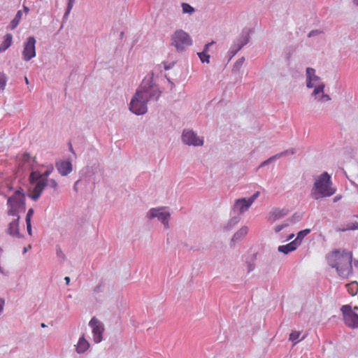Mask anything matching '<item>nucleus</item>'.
Segmentation results:
<instances>
[{
    "instance_id": "obj_36",
    "label": "nucleus",
    "mask_w": 358,
    "mask_h": 358,
    "mask_svg": "<svg viewBox=\"0 0 358 358\" xmlns=\"http://www.w3.org/2000/svg\"><path fill=\"white\" fill-rule=\"evenodd\" d=\"M277 159H278V157H277L276 155H275L269 157L268 159L262 162L261 164L259 165V168L264 167V166L271 164V162H273V161H275Z\"/></svg>"
},
{
    "instance_id": "obj_34",
    "label": "nucleus",
    "mask_w": 358,
    "mask_h": 358,
    "mask_svg": "<svg viewBox=\"0 0 358 358\" xmlns=\"http://www.w3.org/2000/svg\"><path fill=\"white\" fill-rule=\"evenodd\" d=\"M295 152H296V149L291 148V149H288L283 152L276 154V156H277L278 159H279V158L286 156V155H294V154H295Z\"/></svg>"
},
{
    "instance_id": "obj_30",
    "label": "nucleus",
    "mask_w": 358,
    "mask_h": 358,
    "mask_svg": "<svg viewBox=\"0 0 358 358\" xmlns=\"http://www.w3.org/2000/svg\"><path fill=\"white\" fill-rule=\"evenodd\" d=\"M99 169V165L94 164L92 166H87L85 169H83L82 171L85 173V174H87L89 176L93 175L95 173L96 170Z\"/></svg>"
},
{
    "instance_id": "obj_9",
    "label": "nucleus",
    "mask_w": 358,
    "mask_h": 358,
    "mask_svg": "<svg viewBox=\"0 0 358 358\" xmlns=\"http://www.w3.org/2000/svg\"><path fill=\"white\" fill-rule=\"evenodd\" d=\"M89 326L92 328L94 342L95 343H101L103 341L104 331L103 323L96 317H93L89 322Z\"/></svg>"
},
{
    "instance_id": "obj_33",
    "label": "nucleus",
    "mask_w": 358,
    "mask_h": 358,
    "mask_svg": "<svg viewBox=\"0 0 358 358\" xmlns=\"http://www.w3.org/2000/svg\"><path fill=\"white\" fill-rule=\"evenodd\" d=\"M7 77L3 72H0V90H3L6 85Z\"/></svg>"
},
{
    "instance_id": "obj_61",
    "label": "nucleus",
    "mask_w": 358,
    "mask_h": 358,
    "mask_svg": "<svg viewBox=\"0 0 358 358\" xmlns=\"http://www.w3.org/2000/svg\"><path fill=\"white\" fill-rule=\"evenodd\" d=\"M41 326V327H46V325L44 323H42Z\"/></svg>"
},
{
    "instance_id": "obj_31",
    "label": "nucleus",
    "mask_w": 358,
    "mask_h": 358,
    "mask_svg": "<svg viewBox=\"0 0 358 358\" xmlns=\"http://www.w3.org/2000/svg\"><path fill=\"white\" fill-rule=\"evenodd\" d=\"M197 55L202 63H204V62L209 63L210 62V55L208 54H207L206 52H205V51H202L201 52H198Z\"/></svg>"
},
{
    "instance_id": "obj_51",
    "label": "nucleus",
    "mask_w": 358,
    "mask_h": 358,
    "mask_svg": "<svg viewBox=\"0 0 358 358\" xmlns=\"http://www.w3.org/2000/svg\"><path fill=\"white\" fill-rule=\"evenodd\" d=\"M80 182V180H77V181L75 182L74 185H73V189H74L76 192H77V191H78L77 185H78V182Z\"/></svg>"
},
{
    "instance_id": "obj_4",
    "label": "nucleus",
    "mask_w": 358,
    "mask_h": 358,
    "mask_svg": "<svg viewBox=\"0 0 358 358\" xmlns=\"http://www.w3.org/2000/svg\"><path fill=\"white\" fill-rule=\"evenodd\" d=\"M336 192V189L332 187L331 176L327 172H323L315 179L310 196L315 200L321 198L331 196Z\"/></svg>"
},
{
    "instance_id": "obj_3",
    "label": "nucleus",
    "mask_w": 358,
    "mask_h": 358,
    "mask_svg": "<svg viewBox=\"0 0 358 358\" xmlns=\"http://www.w3.org/2000/svg\"><path fill=\"white\" fill-rule=\"evenodd\" d=\"M328 264L339 276L348 278L352 271V254L346 250H336L327 257Z\"/></svg>"
},
{
    "instance_id": "obj_10",
    "label": "nucleus",
    "mask_w": 358,
    "mask_h": 358,
    "mask_svg": "<svg viewBox=\"0 0 358 358\" xmlns=\"http://www.w3.org/2000/svg\"><path fill=\"white\" fill-rule=\"evenodd\" d=\"M36 41L34 36H29L24 43L22 51L23 59L29 61L36 57Z\"/></svg>"
},
{
    "instance_id": "obj_63",
    "label": "nucleus",
    "mask_w": 358,
    "mask_h": 358,
    "mask_svg": "<svg viewBox=\"0 0 358 358\" xmlns=\"http://www.w3.org/2000/svg\"><path fill=\"white\" fill-rule=\"evenodd\" d=\"M70 150L72 152L73 151V148L71 147V145L70 146Z\"/></svg>"
},
{
    "instance_id": "obj_22",
    "label": "nucleus",
    "mask_w": 358,
    "mask_h": 358,
    "mask_svg": "<svg viewBox=\"0 0 358 358\" xmlns=\"http://www.w3.org/2000/svg\"><path fill=\"white\" fill-rule=\"evenodd\" d=\"M241 220L240 215H235L233 216L228 222L226 224V225L224 226V231H230Z\"/></svg>"
},
{
    "instance_id": "obj_58",
    "label": "nucleus",
    "mask_w": 358,
    "mask_h": 358,
    "mask_svg": "<svg viewBox=\"0 0 358 358\" xmlns=\"http://www.w3.org/2000/svg\"><path fill=\"white\" fill-rule=\"evenodd\" d=\"M28 248H24L23 249V254H25L27 252Z\"/></svg>"
},
{
    "instance_id": "obj_53",
    "label": "nucleus",
    "mask_w": 358,
    "mask_h": 358,
    "mask_svg": "<svg viewBox=\"0 0 358 358\" xmlns=\"http://www.w3.org/2000/svg\"><path fill=\"white\" fill-rule=\"evenodd\" d=\"M3 251V249L0 247V254H2ZM0 273H4L3 270V268L1 266H0Z\"/></svg>"
},
{
    "instance_id": "obj_5",
    "label": "nucleus",
    "mask_w": 358,
    "mask_h": 358,
    "mask_svg": "<svg viewBox=\"0 0 358 358\" xmlns=\"http://www.w3.org/2000/svg\"><path fill=\"white\" fill-rule=\"evenodd\" d=\"M53 166H51L43 173L33 171L29 176V180L32 185H34L33 194L29 196L34 201H37L41 196L43 189L48 183V177L52 172Z\"/></svg>"
},
{
    "instance_id": "obj_59",
    "label": "nucleus",
    "mask_w": 358,
    "mask_h": 358,
    "mask_svg": "<svg viewBox=\"0 0 358 358\" xmlns=\"http://www.w3.org/2000/svg\"><path fill=\"white\" fill-rule=\"evenodd\" d=\"M24 80H25L26 84L28 85L29 83V80L27 77L24 78Z\"/></svg>"
},
{
    "instance_id": "obj_18",
    "label": "nucleus",
    "mask_w": 358,
    "mask_h": 358,
    "mask_svg": "<svg viewBox=\"0 0 358 358\" xmlns=\"http://www.w3.org/2000/svg\"><path fill=\"white\" fill-rule=\"evenodd\" d=\"M298 245L293 241L287 245H280L278 248V250L280 252L284 253L285 255L288 254L290 252L294 251L297 248Z\"/></svg>"
},
{
    "instance_id": "obj_41",
    "label": "nucleus",
    "mask_w": 358,
    "mask_h": 358,
    "mask_svg": "<svg viewBox=\"0 0 358 358\" xmlns=\"http://www.w3.org/2000/svg\"><path fill=\"white\" fill-rule=\"evenodd\" d=\"M56 253H57V256L59 258H61L62 259H64L65 258V255H64V254L63 253V252L62 251V250H61V248L59 247L57 248Z\"/></svg>"
},
{
    "instance_id": "obj_39",
    "label": "nucleus",
    "mask_w": 358,
    "mask_h": 358,
    "mask_svg": "<svg viewBox=\"0 0 358 358\" xmlns=\"http://www.w3.org/2000/svg\"><path fill=\"white\" fill-rule=\"evenodd\" d=\"M301 219V215L300 214H298V213H295L292 215V217L289 219V221L292 222V223H296L299 221H300Z\"/></svg>"
},
{
    "instance_id": "obj_11",
    "label": "nucleus",
    "mask_w": 358,
    "mask_h": 358,
    "mask_svg": "<svg viewBox=\"0 0 358 358\" xmlns=\"http://www.w3.org/2000/svg\"><path fill=\"white\" fill-rule=\"evenodd\" d=\"M181 138L182 141L185 145L201 146L203 144V141L200 139L197 134L190 129H184Z\"/></svg>"
},
{
    "instance_id": "obj_45",
    "label": "nucleus",
    "mask_w": 358,
    "mask_h": 358,
    "mask_svg": "<svg viewBox=\"0 0 358 358\" xmlns=\"http://www.w3.org/2000/svg\"><path fill=\"white\" fill-rule=\"evenodd\" d=\"M319 34H320V31L318 30H313V31L309 32L308 36V37H312V36H316V35H317Z\"/></svg>"
},
{
    "instance_id": "obj_52",
    "label": "nucleus",
    "mask_w": 358,
    "mask_h": 358,
    "mask_svg": "<svg viewBox=\"0 0 358 358\" xmlns=\"http://www.w3.org/2000/svg\"><path fill=\"white\" fill-rule=\"evenodd\" d=\"M23 10H24V11L26 13H29V8L27 6H24V5H23Z\"/></svg>"
},
{
    "instance_id": "obj_64",
    "label": "nucleus",
    "mask_w": 358,
    "mask_h": 358,
    "mask_svg": "<svg viewBox=\"0 0 358 358\" xmlns=\"http://www.w3.org/2000/svg\"><path fill=\"white\" fill-rule=\"evenodd\" d=\"M355 309L356 310H358V307H355Z\"/></svg>"
},
{
    "instance_id": "obj_13",
    "label": "nucleus",
    "mask_w": 358,
    "mask_h": 358,
    "mask_svg": "<svg viewBox=\"0 0 358 358\" xmlns=\"http://www.w3.org/2000/svg\"><path fill=\"white\" fill-rule=\"evenodd\" d=\"M56 167L62 176H67L72 171V164L69 161H60L57 162Z\"/></svg>"
},
{
    "instance_id": "obj_32",
    "label": "nucleus",
    "mask_w": 358,
    "mask_h": 358,
    "mask_svg": "<svg viewBox=\"0 0 358 358\" xmlns=\"http://www.w3.org/2000/svg\"><path fill=\"white\" fill-rule=\"evenodd\" d=\"M182 8L184 13L192 14L194 12V8L187 3H182Z\"/></svg>"
},
{
    "instance_id": "obj_40",
    "label": "nucleus",
    "mask_w": 358,
    "mask_h": 358,
    "mask_svg": "<svg viewBox=\"0 0 358 358\" xmlns=\"http://www.w3.org/2000/svg\"><path fill=\"white\" fill-rule=\"evenodd\" d=\"M34 209L33 208H29L28 210V212L27 213V215H26V222H31V217L33 216L34 215Z\"/></svg>"
},
{
    "instance_id": "obj_50",
    "label": "nucleus",
    "mask_w": 358,
    "mask_h": 358,
    "mask_svg": "<svg viewBox=\"0 0 358 358\" xmlns=\"http://www.w3.org/2000/svg\"><path fill=\"white\" fill-rule=\"evenodd\" d=\"M101 285H99L96 286L94 289V292H99L101 290Z\"/></svg>"
},
{
    "instance_id": "obj_35",
    "label": "nucleus",
    "mask_w": 358,
    "mask_h": 358,
    "mask_svg": "<svg viewBox=\"0 0 358 358\" xmlns=\"http://www.w3.org/2000/svg\"><path fill=\"white\" fill-rule=\"evenodd\" d=\"M76 0H68L67 8L64 15V18H67L71 9L73 8V4Z\"/></svg>"
},
{
    "instance_id": "obj_49",
    "label": "nucleus",
    "mask_w": 358,
    "mask_h": 358,
    "mask_svg": "<svg viewBox=\"0 0 358 358\" xmlns=\"http://www.w3.org/2000/svg\"><path fill=\"white\" fill-rule=\"evenodd\" d=\"M315 99L320 102H323V99H322V93L317 95V97H315Z\"/></svg>"
},
{
    "instance_id": "obj_1",
    "label": "nucleus",
    "mask_w": 358,
    "mask_h": 358,
    "mask_svg": "<svg viewBox=\"0 0 358 358\" xmlns=\"http://www.w3.org/2000/svg\"><path fill=\"white\" fill-rule=\"evenodd\" d=\"M160 96L161 91L151 79L143 80L130 101L129 109L137 115H143L148 111V103L157 101Z\"/></svg>"
},
{
    "instance_id": "obj_62",
    "label": "nucleus",
    "mask_w": 358,
    "mask_h": 358,
    "mask_svg": "<svg viewBox=\"0 0 358 358\" xmlns=\"http://www.w3.org/2000/svg\"><path fill=\"white\" fill-rule=\"evenodd\" d=\"M170 68H171V66H165V69H166V70L169 69Z\"/></svg>"
},
{
    "instance_id": "obj_57",
    "label": "nucleus",
    "mask_w": 358,
    "mask_h": 358,
    "mask_svg": "<svg viewBox=\"0 0 358 358\" xmlns=\"http://www.w3.org/2000/svg\"><path fill=\"white\" fill-rule=\"evenodd\" d=\"M294 236V234H290V235L289 236V237H288V240L292 239Z\"/></svg>"
},
{
    "instance_id": "obj_19",
    "label": "nucleus",
    "mask_w": 358,
    "mask_h": 358,
    "mask_svg": "<svg viewBox=\"0 0 358 358\" xmlns=\"http://www.w3.org/2000/svg\"><path fill=\"white\" fill-rule=\"evenodd\" d=\"M248 228L245 226L242 227L238 230L231 238V243H236L242 240V238L248 234Z\"/></svg>"
},
{
    "instance_id": "obj_43",
    "label": "nucleus",
    "mask_w": 358,
    "mask_h": 358,
    "mask_svg": "<svg viewBox=\"0 0 358 358\" xmlns=\"http://www.w3.org/2000/svg\"><path fill=\"white\" fill-rule=\"evenodd\" d=\"M322 99H323V102L331 100L329 95L324 94V92L322 94Z\"/></svg>"
},
{
    "instance_id": "obj_27",
    "label": "nucleus",
    "mask_w": 358,
    "mask_h": 358,
    "mask_svg": "<svg viewBox=\"0 0 358 358\" xmlns=\"http://www.w3.org/2000/svg\"><path fill=\"white\" fill-rule=\"evenodd\" d=\"M301 335V331H293L290 334H289V339L293 342H295V343H297L299 341H302L305 338V336H303L301 339H299V336Z\"/></svg>"
},
{
    "instance_id": "obj_2",
    "label": "nucleus",
    "mask_w": 358,
    "mask_h": 358,
    "mask_svg": "<svg viewBox=\"0 0 358 358\" xmlns=\"http://www.w3.org/2000/svg\"><path fill=\"white\" fill-rule=\"evenodd\" d=\"M8 215L16 217L8 224L7 234L13 238H20L21 235L19 231V213L24 212L26 209L25 195L23 189L20 188L16 190L14 194L8 198Z\"/></svg>"
},
{
    "instance_id": "obj_14",
    "label": "nucleus",
    "mask_w": 358,
    "mask_h": 358,
    "mask_svg": "<svg viewBox=\"0 0 358 358\" xmlns=\"http://www.w3.org/2000/svg\"><path fill=\"white\" fill-rule=\"evenodd\" d=\"M320 80V78L315 75V70L314 69L310 67L306 69V87L308 88H313L315 86L313 82Z\"/></svg>"
},
{
    "instance_id": "obj_56",
    "label": "nucleus",
    "mask_w": 358,
    "mask_h": 358,
    "mask_svg": "<svg viewBox=\"0 0 358 358\" xmlns=\"http://www.w3.org/2000/svg\"><path fill=\"white\" fill-rule=\"evenodd\" d=\"M354 264H355V266L357 267L358 268V261L355 260L354 262Z\"/></svg>"
},
{
    "instance_id": "obj_15",
    "label": "nucleus",
    "mask_w": 358,
    "mask_h": 358,
    "mask_svg": "<svg viewBox=\"0 0 358 358\" xmlns=\"http://www.w3.org/2000/svg\"><path fill=\"white\" fill-rule=\"evenodd\" d=\"M287 213L288 210L287 209L274 208L269 213L268 218V221L273 223L276 220L285 217Z\"/></svg>"
},
{
    "instance_id": "obj_44",
    "label": "nucleus",
    "mask_w": 358,
    "mask_h": 358,
    "mask_svg": "<svg viewBox=\"0 0 358 358\" xmlns=\"http://www.w3.org/2000/svg\"><path fill=\"white\" fill-rule=\"evenodd\" d=\"M26 224H27V232L31 236V232H32L31 223V222H26Z\"/></svg>"
},
{
    "instance_id": "obj_55",
    "label": "nucleus",
    "mask_w": 358,
    "mask_h": 358,
    "mask_svg": "<svg viewBox=\"0 0 358 358\" xmlns=\"http://www.w3.org/2000/svg\"><path fill=\"white\" fill-rule=\"evenodd\" d=\"M341 196H336L334 197V202H337L340 199H341Z\"/></svg>"
},
{
    "instance_id": "obj_42",
    "label": "nucleus",
    "mask_w": 358,
    "mask_h": 358,
    "mask_svg": "<svg viewBox=\"0 0 358 358\" xmlns=\"http://www.w3.org/2000/svg\"><path fill=\"white\" fill-rule=\"evenodd\" d=\"M259 192H255L252 196H250L248 200L250 201V202H251V203L252 204V203L255 201V199H257V198L259 196Z\"/></svg>"
},
{
    "instance_id": "obj_16",
    "label": "nucleus",
    "mask_w": 358,
    "mask_h": 358,
    "mask_svg": "<svg viewBox=\"0 0 358 358\" xmlns=\"http://www.w3.org/2000/svg\"><path fill=\"white\" fill-rule=\"evenodd\" d=\"M252 205L248 199L245 198L238 199L234 205V210H238L240 213L246 211Z\"/></svg>"
},
{
    "instance_id": "obj_17",
    "label": "nucleus",
    "mask_w": 358,
    "mask_h": 358,
    "mask_svg": "<svg viewBox=\"0 0 358 358\" xmlns=\"http://www.w3.org/2000/svg\"><path fill=\"white\" fill-rule=\"evenodd\" d=\"M75 346L77 353L83 354L89 349L90 345V343L85 338V336L83 335L79 338L78 343Z\"/></svg>"
},
{
    "instance_id": "obj_8",
    "label": "nucleus",
    "mask_w": 358,
    "mask_h": 358,
    "mask_svg": "<svg viewBox=\"0 0 358 358\" xmlns=\"http://www.w3.org/2000/svg\"><path fill=\"white\" fill-rule=\"evenodd\" d=\"M345 324L353 329L358 328V314L352 310L350 305H344L341 307Z\"/></svg>"
},
{
    "instance_id": "obj_23",
    "label": "nucleus",
    "mask_w": 358,
    "mask_h": 358,
    "mask_svg": "<svg viewBox=\"0 0 358 358\" xmlns=\"http://www.w3.org/2000/svg\"><path fill=\"white\" fill-rule=\"evenodd\" d=\"M310 232V229H303V230H301L300 231L298 234H297V236L296 238L294 240V241L296 243V245L299 246L301 243V241L303 239V238L307 236L309 233Z\"/></svg>"
},
{
    "instance_id": "obj_26",
    "label": "nucleus",
    "mask_w": 358,
    "mask_h": 358,
    "mask_svg": "<svg viewBox=\"0 0 358 358\" xmlns=\"http://www.w3.org/2000/svg\"><path fill=\"white\" fill-rule=\"evenodd\" d=\"M314 90L312 93V96L317 97V95L322 94L324 92V89L325 87V85L323 83H320L317 86H314Z\"/></svg>"
},
{
    "instance_id": "obj_6",
    "label": "nucleus",
    "mask_w": 358,
    "mask_h": 358,
    "mask_svg": "<svg viewBox=\"0 0 358 358\" xmlns=\"http://www.w3.org/2000/svg\"><path fill=\"white\" fill-rule=\"evenodd\" d=\"M192 44L190 36L182 29L175 31L171 36V45L174 46L178 52H182Z\"/></svg>"
},
{
    "instance_id": "obj_7",
    "label": "nucleus",
    "mask_w": 358,
    "mask_h": 358,
    "mask_svg": "<svg viewBox=\"0 0 358 358\" xmlns=\"http://www.w3.org/2000/svg\"><path fill=\"white\" fill-rule=\"evenodd\" d=\"M250 29L249 28L245 27L243 29L238 38L234 41L228 51L230 59L234 57L243 46L249 43L250 38Z\"/></svg>"
},
{
    "instance_id": "obj_24",
    "label": "nucleus",
    "mask_w": 358,
    "mask_h": 358,
    "mask_svg": "<svg viewBox=\"0 0 358 358\" xmlns=\"http://www.w3.org/2000/svg\"><path fill=\"white\" fill-rule=\"evenodd\" d=\"M22 10H18L17 12L15 17L13 18V20L10 23V29H15L17 27V25L19 24L20 21V20L22 18Z\"/></svg>"
},
{
    "instance_id": "obj_20",
    "label": "nucleus",
    "mask_w": 358,
    "mask_h": 358,
    "mask_svg": "<svg viewBox=\"0 0 358 358\" xmlns=\"http://www.w3.org/2000/svg\"><path fill=\"white\" fill-rule=\"evenodd\" d=\"M13 36L10 34H7L4 36V39L0 45V52L6 51L12 44Z\"/></svg>"
},
{
    "instance_id": "obj_48",
    "label": "nucleus",
    "mask_w": 358,
    "mask_h": 358,
    "mask_svg": "<svg viewBox=\"0 0 358 358\" xmlns=\"http://www.w3.org/2000/svg\"><path fill=\"white\" fill-rule=\"evenodd\" d=\"M4 306V300L3 299H0V315L1 314Z\"/></svg>"
},
{
    "instance_id": "obj_54",
    "label": "nucleus",
    "mask_w": 358,
    "mask_h": 358,
    "mask_svg": "<svg viewBox=\"0 0 358 358\" xmlns=\"http://www.w3.org/2000/svg\"><path fill=\"white\" fill-rule=\"evenodd\" d=\"M64 280L66 281V285H69L70 282V278L66 276L64 278Z\"/></svg>"
},
{
    "instance_id": "obj_29",
    "label": "nucleus",
    "mask_w": 358,
    "mask_h": 358,
    "mask_svg": "<svg viewBox=\"0 0 358 358\" xmlns=\"http://www.w3.org/2000/svg\"><path fill=\"white\" fill-rule=\"evenodd\" d=\"M245 62V57H242L240 59H238L235 64H234L232 71L234 73H238L241 70L243 63Z\"/></svg>"
},
{
    "instance_id": "obj_37",
    "label": "nucleus",
    "mask_w": 358,
    "mask_h": 358,
    "mask_svg": "<svg viewBox=\"0 0 358 358\" xmlns=\"http://www.w3.org/2000/svg\"><path fill=\"white\" fill-rule=\"evenodd\" d=\"M289 225V223L288 222H285L283 224L277 225L275 227L274 230L275 233L280 232L281 230H282L284 228L288 227Z\"/></svg>"
},
{
    "instance_id": "obj_21",
    "label": "nucleus",
    "mask_w": 358,
    "mask_h": 358,
    "mask_svg": "<svg viewBox=\"0 0 358 358\" xmlns=\"http://www.w3.org/2000/svg\"><path fill=\"white\" fill-rule=\"evenodd\" d=\"M21 159L24 164H27L31 170L34 169L36 161L34 158H32L29 153H24L22 155Z\"/></svg>"
},
{
    "instance_id": "obj_47",
    "label": "nucleus",
    "mask_w": 358,
    "mask_h": 358,
    "mask_svg": "<svg viewBox=\"0 0 358 358\" xmlns=\"http://www.w3.org/2000/svg\"><path fill=\"white\" fill-rule=\"evenodd\" d=\"M213 43H214V42H213V41H212V42H210V43H208L206 44V45H205V46H204V49H203V51H205V52H206V53H207V51H208V50L209 47H210L211 45H213Z\"/></svg>"
},
{
    "instance_id": "obj_12",
    "label": "nucleus",
    "mask_w": 358,
    "mask_h": 358,
    "mask_svg": "<svg viewBox=\"0 0 358 358\" xmlns=\"http://www.w3.org/2000/svg\"><path fill=\"white\" fill-rule=\"evenodd\" d=\"M149 219L157 217L164 226L165 228L169 227V218L170 213L169 212L163 211V208H151L147 215Z\"/></svg>"
},
{
    "instance_id": "obj_60",
    "label": "nucleus",
    "mask_w": 358,
    "mask_h": 358,
    "mask_svg": "<svg viewBox=\"0 0 358 358\" xmlns=\"http://www.w3.org/2000/svg\"><path fill=\"white\" fill-rule=\"evenodd\" d=\"M354 3L358 6V0H354Z\"/></svg>"
},
{
    "instance_id": "obj_28",
    "label": "nucleus",
    "mask_w": 358,
    "mask_h": 358,
    "mask_svg": "<svg viewBox=\"0 0 358 358\" xmlns=\"http://www.w3.org/2000/svg\"><path fill=\"white\" fill-rule=\"evenodd\" d=\"M348 292L354 296L357 293L358 291V283L357 282H352L347 285Z\"/></svg>"
},
{
    "instance_id": "obj_25",
    "label": "nucleus",
    "mask_w": 358,
    "mask_h": 358,
    "mask_svg": "<svg viewBox=\"0 0 358 358\" xmlns=\"http://www.w3.org/2000/svg\"><path fill=\"white\" fill-rule=\"evenodd\" d=\"M338 230L341 231H345L348 230H358V222H355L345 224L343 225V227L340 228Z\"/></svg>"
},
{
    "instance_id": "obj_46",
    "label": "nucleus",
    "mask_w": 358,
    "mask_h": 358,
    "mask_svg": "<svg viewBox=\"0 0 358 358\" xmlns=\"http://www.w3.org/2000/svg\"><path fill=\"white\" fill-rule=\"evenodd\" d=\"M255 269V264L253 263H248V272H250Z\"/></svg>"
},
{
    "instance_id": "obj_38",
    "label": "nucleus",
    "mask_w": 358,
    "mask_h": 358,
    "mask_svg": "<svg viewBox=\"0 0 358 358\" xmlns=\"http://www.w3.org/2000/svg\"><path fill=\"white\" fill-rule=\"evenodd\" d=\"M46 187H50L55 189L57 188V182L54 179H48V183L46 185Z\"/></svg>"
}]
</instances>
